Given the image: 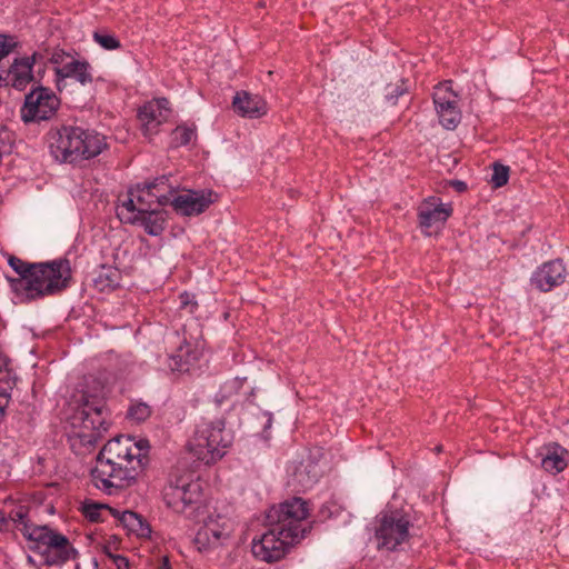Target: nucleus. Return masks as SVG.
<instances>
[{"mask_svg": "<svg viewBox=\"0 0 569 569\" xmlns=\"http://www.w3.org/2000/svg\"><path fill=\"white\" fill-rule=\"evenodd\" d=\"M450 184L459 192H463L467 190V184L466 182L461 181V180H452L450 182Z\"/></svg>", "mask_w": 569, "mask_h": 569, "instance_id": "a19ab883", "label": "nucleus"}, {"mask_svg": "<svg viewBox=\"0 0 569 569\" xmlns=\"http://www.w3.org/2000/svg\"><path fill=\"white\" fill-rule=\"evenodd\" d=\"M169 179L166 176L156 178L152 182L146 183L148 188H150L154 192H163L168 189V196L171 197L173 193V188L168 183Z\"/></svg>", "mask_w": 569, "mask_h": 569, "instance_id": "c9c22d12", "label": "nucleus"}, {"mask_svg": "<svg viewBox=\"0 0 569 569\" xmlns=\"http://www.w3.org/2000/svg\"><path fill=\"white\" fill-rule=\"evenodd\" d=\"M8 263L21 277V279L19 280V284L20 288L23 290L24 281L28 280L33 263H28L16 256H9Z\"/></svg>", "mask_w": 569, "mask_h": 569, "instance_id": "7c9ffc66", "label": "nucleus"}, {"mask_svg": "<svg viewBox=\"0 0 569 569\" xmlns=\"http://www.w3.org/2000/svg\"><path fill=\"white\" fill-rule=\"evenodd\" d=\"M136 192L138 214H146L148 211L167 206L170 202V197L167 193L154 192L146 183L142 188L138 184Z\"/></svg>", "mask_w": 569, "mask_h": 569, "instance_id": "aec40b11", "label": "nucleus"}, {"mask_svg": "<svg viewBox=\"0 0 569 569\" xmlns=\"http://www.w3.org/2000/svg\"><path fill=\"white\" fill-rule=\"evenodd\" d=\"M49 149L59 162L73 163L97 157L107 147L106 137L79 127H62L49 133Z\"/></svg>", "mask_w": 569, "mask_h": 569, "instance_id": "7ed1b4c3", "label": "nucleus"}, {"mask_svg": "<svg viewBox=\"0 0 569 569\" xmlns=\"http://www.w3.org/2000/svg\"><path fill=\"white\" fill-rule=\"evenodd\" d=\"M3 78L8 82L6 84H1V87L11 86L17 90H24L34 78L29 59L16 58L6 71V74H3Z\"/></svg>", "mask_w": 569, "mask_h": 569, "instance_id": "6ab92c4d", "label": "nucleus"}, {"mask_svg": "<svg viewBox=\"0 0 569 569\" xmlns=\"http://www.w3.org/2000/svg\"><path fill=\"white\" fill-rule=\"evenodd\" d=\"M9 521L22 525L23 528L21 529V531L23 535H24L26 525L30 526L27 522V510L24 507H19L18 509L12 510L9 513V517H7L6 513L0 510V530L7 528Z\"/></svg>", "mask_w": 569, "mask_h": 569, "instance_id": "c85d7f7f", "label": "nucleus"}, {"mask_svg": "<svg viewBox=\"0 0 569 569\" xmlns=\"http://www.w3.org/2000/svg\"><path fill=\"white\" fill-rule=\"evenodd\" d=\"M263 417L266 418V426H264V429H268L271 427V422H272V417H271V413L269 412H263Z\"/></svg>", "mask_w": 569, "mask_h": 569, "instance_id": "37998d69", "label": "nucleus"}, {"mask_svg": "<svg viewBox=\"0 0 569 569\" xmlns=\"http://www.w3.org/2000/svg\"><path fill=\"white\" fill-rule=\"evenodd\" d=\"M160 207L148 211L146 214H139L138 223H140L146 232L150 236H159L166 226V212Z\"/></svg>", "mask_w": 569, "mask_h": 569, "instance_id": "b1692460", "label": "nucleus"}, {"mask_svg": "<svg viewBox=\"0 0 569 569\" xmlns=\"http://www.w3.org/2000/svg\"><path fill=\"white\" fill-rule=\"evenodd\" d=\"M308 516V503L302 498L272 506L266 515L268 531L252 542L253 556L266 562L283 558L289 546L300 542L310 532L312 526L306 522Z\"/></svg>", "mask_w": 569, "mask_h": 569, "instance_id": "f257e3e1", "label": "nucleus"}, {"mask_svg": "<svg viewBox=\"0 0 569 569\" xmlns=\"http://www.w3.org/2000/svg\"><path fill=\"white\" fill-rule=\"evenodd\" d=\"M160 569H169V560L167 558L163 559V565L160 567Z\"/></svg>", "mask_w": 569, "mask_h": 569, "instance_id": "c03bdc74", "label": "nucleus"}, {"mask_svg": "<svg viewBox=\"0 0 569 569\" xmlns=\"http://www.w3.org/2000/svg\"><path fill=\"white\" fill-rule=\"evenodd\" d=\"M181 482L183 483L182 490L186 495H183L184 502V511L188 507L196 505L200 501L201 498V486L198 481H193L190 477L181 476Z\"/></svg>", "mask_w": 569, "mask_h": 569, "instance_id": "bb28decb", "label": "nucleus"}, {"mask_svg": "<svg viewBox=\"0 0 569 569\" xmlns=\"http://www.w3.org/2000/svg\"><path fill=\"white\" fill-rule=\"evenodd\" d=\"M191 298H192V297H191V295H189L188 292H183V293H181V296H180V300H181V305H182V307H183V308H187V307H189V306H190V310H189V312H191V313H192V312H193V310H194V308L197 307V303H196V302L191 303Z\"/></svg>", "mask_w": 569, "mask_h": 569, "instance_id": "ea45409f", "label": "nucleus"}, {"mask_svg": "<svg viewBox=\"0 0 569 569\" xmlns=\"http://www.w3.org/2000/svg\"><path fill=\"white\" fill-rule=\"evenodd\" d=\"M93 39L106 50H116L121 47L120 41L109 33L94 32Z\"/></svg>", "mask_w": 569, "mask_h": 569, "instance_id": "f704fd0d", "label": "nucleus"}, {"mask_svg": "<svg viewBox=\"0 0 569 569\" xmlns=\"http://www.w3.org/2000/svg\"><path fill=\"white\" fill-rule=\"evenodd\" d=\"M59 104L60 100L51 89L38 86L26 96L21 118L24 122L47 120L56 113Z\"/></svg>", "mask_w": 569, "mask_h": 569, "instance_id": "6e6552de", "label": "nucleus"}, {"mask_svg": "<svg viewBox=\"0 0 569 569\" xmlns=\"http://www.w3.org/2000/svg\"><path fill=\"white\" fill-rule=\"evenodd\" d=\"M201 351L198 346H191L186 339H183L176 351L168 358L169 368L172 372H188L190 367L200 358Z\"/></svg>", "mask_w": 569, "mask_h": 569, "instance_id": "a211bd4d", "label": "nucleus"}, {"mask_svg": "<svg viewBox=\"0 0 569 569\" xmlns=\"http://www.w3.org/2000/svg\"><path fill=\"white\" fill-rule=\"evenodd\" d=\"M433 103L439 121L446 129L452 130L460 123L461 112L458 108V96L453 92L450 81L435 87Z\"/></svg>", "mask_w": 569, "mask_h": 569, "instance_id": "1a4fd4ad", "label": "nucleus"}, {"mask_svg": "<svg viewBox=\"0 0 569 569\" xmlns=\"http://www.w3.org/2000/svg\"><path fill=\"white\" fill-rule=\"evenodd\" d=\"M182 488L184 487L181 482V478L176 477L174 479H170V482L168 487L164 488L163 492V498L167 506L179 513L184 512L183 495L186 493L183 492Z\"/></svg>", "mask_w": 569, "mask_h": 569, "instance_id": "5701e85b", "label": "nucleus"}, {"mask_svg": "<svg viewBox=\"0 0 569 569\" xmlns=\"http://www.w3.org/2000/svg\"><path fill=\"white\" fill-rule=\"evenodd\" d=\"M566 279V268L560 259L543 263L532 276L531 282L541 291H550Z\"/></svg>", "mask_w": 569, "mask_h": 569, "instance_id": "ddd939ff", "label": "nucleus"}, {"mask_svg": "<svg viewBox=\"0 0 569 569\" xmlns=\"http://www.w3.org/2000/svg\"><path fill=\"white\" fill-rule=\"evenodd\" d=\"M451 209L445 204H435L433 202H423L418 210L419 223L428 236L431 234L429 229L437 231L449 218Z\"/></svg>", "mask_w": 569, "mask_h": 569, "instance_id": "2eb2a0df", "label": "nucleus"}, {"mask_svg": "<svg viewBox=\"0 0 569 569\" xmlns=\"http://www.w3.org/2000/svg\"><path fill=\"white\" fill-rule=\"evenodd\" d=\"M151 415V408L144 402H137L129 407L127 417L136 422L146 421Z\"/></svg>", "mask_w": 569, "mask_h": 569, "instance_id": "2f4dec72", "label": "nucleus"}, {"mask_svg": "<svg viewBox=\"0 0 569 569\" xmlns=\"http://www.w3.org/2000/svg\"><path fill=\"white\" fill-rule=\"evenodd\" d=\"M101 509H107L113 517L118 516V510H116L107 505H102V503L84 502L81 508L84 517L92 522H98L101 520L100 519V510Z\"/></svg>", "mask_w": 569, "mask_h": 569, "instance_id": "c756f323", "label": "nucleus"}, {"mask_svg": "<svg viewBox=\"0 0 569 569\" xmlns=\"http://www.w3.org/2000/svg\"><path fill=\"white\" fill-rule=\"evenodd\" d=\"M196 136L193 128L178 126L172 132V141L176 146H186Z\"/></svg>", "mask_w": 569, "mask_h": 569, "instance_id": "473e14b6", "label": "nucleus"}, {"mask_svg": "<svg viewBox=\"0 0 569 569\" xmlns=\"http://www.w3.org/2000/svg\"><path fill=\"white\" fill-rule=\"evenodd\" d=\"M234 111L241 117L254 119L267 113V103L258 94L248 91H239L232 100Z\"/></svg>", "mask_w": 569, "mask_h": 569, "instance_id": "dca6fc26", "label": "nucleus"}, {"mask_svg": "<svg viewBox=\"0 0 569 569\" xmlns=\"http://www.w3.org/2000/svg\"><path fill=\"white\" fill-rule=\"evenodd\" d=\"M169 112V100L167 98L156 99L146 103L139 109L138 118L142 124L144 134H153L159 126L167 120Z\"/></svg>", "mask_w": 569, "mask_h": 569, "instance_id": "f8f14e48", "label": "nucleus"}, {"mask_svg": "<svg viewBox=\"0 0 569 569\" xmlns=\"http://www.w3.org/2000/svg\"><path fill=\"white\" fill-rule=\"evenodd\" d=\"M212 194L211 191L208 194L189 191L173 198L170 197L169 204L183 216L199 214L213 202Z\"/></svg>", "mask_w": 569, "mask_h": 569, "instance_id": "4468645a", "label": "nucleus"}, {"mask_svg": "<svg viewBox=\"0 0 569 569\" xmlns=\"http://www.w3.org/2000/svg\"><path fill=\"white\" fill-rule=\"evenodd\" d=\"M31 269L23 289L29 300L57 295L70 284L72 276L68 259L33 263Z\"/></svg>", "mask_w": 569, "mask_h": 569, "instance_id": "20e7f679", "label": "nucleus"}, {"mask_svg": "<svg viewBox=\"0 0 569 569\" xmlns=\"http://www.w3.org/2000/svg\"><path fill=\"white\" fill-rule=\"evenodd\" d=\"M231 442L232 436L226 431L222 419L202 420L197 425L194 436L188 443V449L197 460L204 465H211L224 456L226 448Z\"/></svg>", "mask_w": 569, "mask_h": 569, "instance_id": "39448f33", "label": "nucleus"}, {"mask_svg": "<svg viewBox=\"0 0 569 569\" xmlns=\"http://www.w3.org/2000/svg\"><path fill=\"white\" fill-rule=\"evenodd\" d=\"M118 218L126 223H138V203L134 190H129L127 199L117 208Z\"/></svg>", "mask_w": 569, "mask_h": 569, "instance_id": "a878e982", "label": "nucleus"}, {"mask_svg": "<svg viewBox=\"0 0 569 569\" xmlns=\"http://www.w3.org/2000/svg\"><path fill=\"white\" fill-rule=\"evenodd\" d=\"M24 537L28 540H32L39 543L47 546L48 549L56 550L59 560H49L47 562L49 565L58 563L66 561L70 558V551L72 548L70 547V542L68 538L48 526H27L24 529Z\"/></svg>", "mask_w": 569, "mask_h": 569, "instance_id": "9d476101", "label": "nucleus"}, {"mask_svg": "<svg viewBox=\"0 0 569 569\" xmlns=\"http://www.w3.org/2000/svg\"><path fill=\"white\" fill-rule=\"evenodd\" d=\"M120 273L118 269L102 268V271L94 279L96 287L103 290H113L119 286Z\"/></svg>", "mask_w": 569, "mask_h": 569, "instance_id": "cd10ccee", "label": "nucleus"}, {"mask_svg": "<svg viewBox=\"0 0 569 569\" xmlns=\"http://www.w3.org/2000/svg\"><path fill=\"white\" fill-rule=\"evenodd\" d=\"M56 83L59 90L67 78H73L82 86L92 82L90 64L84 60H77L73 57L63 67H54Z\"/></svg>", "mask_w": 569, "mask_h": 569, "instance_id": "f3484780", "label": "nucleus"}, {"mask_svg": "<svg viewBox=\"0 0 569 569\" xmlns=\"http://www.w3.org/2000/svg\"><path fill=\"white\" fill-rule=\"evenodd\" d=\"M509 179V167L499 162L493 163V173L491 176V183L495 188L503 187Z\"/></svg>", "mask_w": 569, "mask_h": 569, "instance_id": "72a5a7b5", "label": "nucleus"}, {"mask_svg": "<svg viewBox=\"0 0 569 569\" xmlns=\"http://www.w3.org/2000/svg\"><path fill=\"white\" fill-rule=\"evenodd\" d=\"M546 450L547 452L541 460L542 468L552 475L563 471L567 467V461L565 459L567 450L558 443L548 446Z\"/></svg>", "mask_w": 569, "mask_h": 569, "instance_id": "4be33fe9", "label": "nucleus"}, {"mask_svg": "<svg viewBox=\"0 0 569 569\" xmlns=\"http://www.w3.org/2000/svg\"><path fill=\"white\" fill-rule=\"evenodd\" d=\"M42 58H43V56L40 52H33L30 57H23V59H29L30 66L32 68Z\"/></svg>", "mask_w": 569, "mask_h": 569, "instance_id": "79ce46f5", "label": "nucleus"}, {"mask_svg": "<svg viewBox=\"0 0 569 569\" xmlns=\"http://www.w3.org/2000/svg\"><path fill=\"white\" fill-rule=\"evenodd\" d=\"M116 518L119 519L123 528H126L130 533H134L142 538H147L151 533L150 525L137 512L130 510H124L123 512L118 511V516Z\"/></svg>", "mask_w": 569, "mask_h": 569, "instance_id": "412c9836", "label": "nucleus"}, {"mask_svg": "<svg viewBox=\"0 0 569 569\" xmlns=\"http://www.w3.org/2000/svg\"><path fill=\"white\" fill-rule=\"evenodd\" d=\"M231 533L228 521L220 516L216 519L212 517L201 527L196 537L194 542L199 550H207L221 546Z\"/></svg>", "mask_w": 569, "mask_h": 569, "instance_id": "9b49d317", "label": "nucleus"}, {"mask_svg": "<svg viewBox=\"0 0 569 569\" xmlns=\"http://www.w3.org/2000/svg\"><path fill=\"white\" fill-rule=\"evenodd\" d=\"M146 455L140 442L119 436L109 440L97 456L91 470L97 488L111 495L113 490L131 486L144 467Z\"/></svg>", "mask_w": 569, "mask_h": 569, "instance_id": "f03ea898", "label": "nucleus"}, {"mask_svg": "<svg viewBox=\"0 0 569 569\" xmlns=\"http://www.w3.org/2000/svg\"><path fill=\"white\" fill-rule=\"evenodd\" d=\"M106 555L113 562L117 569H130V563L127 557L111 553L108 550H106Z\"/></svg>", "mask_w": 569, "mask_h": 569, "instance_id": "4c0bfd02", "label": "nucleus"}, {"mask_svg": "<svg viewBox=\"0 0 569 569\" xmlns=\"http://www.w3.org/2000/svg\"><path fill=\"white\" fill-rule=\"evenodd\" d=\"M376 540L378 549L395 551L409 540L410 520L399 510H385L377 517Z\"/></svg>", "mask_w": 569, "mask_h": 569, "instance_id": "0eeeda50", "label": "nucleus"}, {"mask_svg": "<svg viewBox=\"0 0 569 569\" xmlns=\"http://www.w3.org/2000/svg\"><path fill=\"white\" fill-rule=\"evenodd\" d=\"M406 89H401L399 86H387L385 97L388 101H392L403 94Z\"/></svg>", "mask_w": 569, "mask_h": 569, "instance_id": "58836bf2", "label": "nucleus"}, {"mask_svg": "<svg viewBox=\"0 0 569 569\" xmlns=\"http://www.w3.org/2000/svg\"><path fill=\"white\" fill-rule=\"evenodd\" d=\"M108 412L102 398L91 395H83L81 406L71 417V425L77 437L83 445H94L102 432L108 429Z\"/></svg>", "mask_w": 569, "mask_h": 569, "instance_id": "423d86ee", "label": "nucleus"}, {"mask_svg": "<svg viewBox=\"0 0 569 569\" xmlns=\"http://www.w3.org/2000/svg\"><path fill=\"white\" fill-rule=\"evenodd\" d=\"M72 56L64 52L63 50H54L49 61L54 64L56 67H63L64 63H68L71 60Z\"/></svg>", "mask_w": 569, "mask_h": 569, "instance_id": "e433bc0d", "label": "nucleus"}, {"mask_svg": "<svg viewBox=\"0 0 569 569\" xmlns=\"http://www.w3.org/2000/svg\"><path fill=\"white\" fill-rule=\"evenodd\" d=\"M321 476L317 463L312 461L301 462L295 470L293 479L300 487L307 489L315 485Z\"/></svg>", "mask_w": 569, "mask_h": 569, "instance_id": "393cba45", "label": "nucleus"}]
</instances>
